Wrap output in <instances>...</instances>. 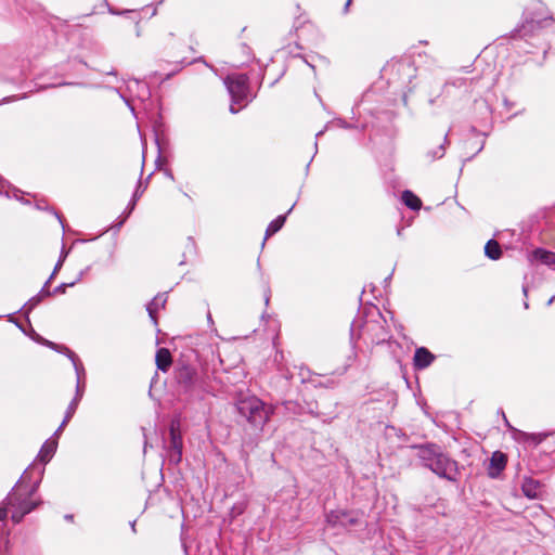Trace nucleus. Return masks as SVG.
Masks as SVG:
<instances>
[{"instance_id":"1","label":"nucleus","mask_w":555,"mask_h":555,"mask_svg":"<svg viewBox=\"0 0 555 555\" xmlns=\"http://www.w3.org/2000/svg\"><path fill=\"white\" fill-rule=\"evenodd\" d=\"M240 413L247 417L254 425H263L269 421L270 409L256 397H249L241 400L237 404Z\"/></svg>"},{"instance_id":"2","label":"nucleus","mask_w":555,"mask_h":555,"mask_svg":"<svg viewBox=\"0 0 555 555\" xmlns=\"http://www.w3.org/2000/svg\"><path fill=\"white\" fill-rule=\"evenodd\" d=\"M224 83L229 93L232 96V104L230 105V112L235 114L240 108L235 107V104L243 101L247 95V77L245 75H230L224 79Z\"/></svg>"},{"instance_id":"3","label":"nucleus","mask_w":555,"mask_h":555,"mask_svg":"<svg viewBox=\"0 0 555 555\" xmlns=\"http://www.w3.org/2000/svg\"><path fill=\"white\" fill-rule=\"evenodd\" d=\"M431 469L441 477L452 479L455 472V462L440 455L433 462Z\"/></svg>"},{"instance_id":"4","label":"nucleus","mask_w":555,"mask_h":555,"mask_svg":"<svg viewBox=\"0 0 555 555\" xmlns=\"http://www.w3.org/2000/svg\"><path fill=\"white\" fill-rule=\"evenodd\" d=\"M170 448H171V461L178 463L182 455V439L179 433V423H171L170 426Z\"/></svg>"},{"instance_id":"5","label":"nucleus","mask_w":555,"mask_h":555,"mask_svg":"<svg viewBox=\"0 0 555 555\" xmlns=\"http://www.w3.org/2000/svg\"><path fill=\"white\" fill-rule=\"evenodd\" d=\"M507 463V456L501 452L495 451L492 453L489 467H488V475L491 478H496L501 472L505 468Z\"/></svg>"},{"instance_id":"6","label":"nucleus","mask_w":555,"mask_h":555,"mask_svg":"<svg viewBox=\"0 0 555 555\" xmlns=\"http://www.w3.org/2000/svg\"><path fill=\"white\" fill-rule=\"evenodd\" d=\"M521 491L525 496L534 500L541 498L543 487L538 480L532 478H525L521 485Z\"/></svg>"},{"instance_id":"7","label":"nucleus","mask_w":555,"mask_h":555,"mask_svg":"<svg viewBox=\"0 0 555 555\" xmlns=\"http://www.w3.org/2000/svg\"><path fill=\"white\" fill-rule=\"evenodd\" d=\"M434 356L426 348H418L414 354V365L417 369H425L434 361Z\"/></svg>"},{"instance_id":"8","label":"nucleus","mask_w":555,"mask_h":555,"mask_svg":"<svg viewBox=\"0 0 555 555\" xmlns=\"http://www.w3.org/2000/svg\"><path fill=\"white\" fill-rule=\"evenodd\" d=\"M155 360H156L157 367L163 372H167L172 363V358H171L170 351L166 348H160L156 352Z\"/></svg>"},{"instance_id":"9","label":"nucleus","mask_w":555,"mask_h":555,"mask_svg":"<svg viewBox=\"0 0 555 555\" xmlns=\"http://www.w3.org/2000/svg\"><path fill=\"white\" fill-rule=\"evenodd\" d=\"M327 520L330 522H333V524H340L343 526H349V525H354L357 522L356 518H352L349 516L348 513L346 512H335V513H331L328 516H327Z\"/></svg>"},{"instance_id":"10","label":"nucleus","mask_w":555,"mask_h":555,"mask_svg":"<svg viewBox=\"0 0 555 555\" xmlns=\"http://www.w3.org/2000/svg\"><path fill=\"white\" fill-rule=\"evenodd\" d=\"M532 257L542 263L552 266L555 264V253L547 251L544 249H537L533 251Z\"/></svg>"},{"instance_id":"11","label":"nucleus","mask_w":555,"mask_h":555,"mask_svg":"<svg viewBox=\"0 0 555 555\" xmlns=\"http://www.w3.org/2000/svg\"><path fill=\"white\" fill-rule=\"evenodd\" d=\"M485 254L493 260H496L501 257V247L499 243L494 240L488 241V243L485 246Z\"/></svg>"},{"instance_id":"12","label":"nucleus","mask_w":555,"mask_h":555,"mask_svg":"<svg viewBox=\"0 0 555 555\" xmlns=\"http://www.w3.org/2000/svg\"><path fill=\"white\" fill-rule=\"evenodd\" d=\"M402 201L408 207L415 210L420 209L422 205L421 199L410 191H404L402 193Z\"/></svg>"},{"instance_id":"13","label":"nucleus","mask_w":555,"mask_h":555,"mask_svg":"<svg viewBox=\"0 0 555 555\" xmlns=\"http://www.w3.org/2000/svg\"><path fill=\"white\" fill-rule=\"evenodd\" d=\"M56 449V442L55 441H47L40 452H39V459L42 461V462H47L51 459L52 454L54 453Z\"/></svg>"},{"instance_id":"14","label":"nucleus","mask_w":555,"mask_h":555,"mask_svg":"<svg viewBox=\"0 0 555 555\" xmlns=\"http://www.w3.org/2000/svg\"><path fill=\"white\" fill-rule=\"evenodd\" d=\"M285 217L280 216L275 220H273L267 228L266 234L267 236H270L278 232L284 224Z\"/></svg>"},{"instance_id":"15","label":"nucleus","mask_w":555,"mask_h":555,"mask_svg":"<svg viewBox=\"0 0 555 555\" xmlns=\"http://www.w3.org/2000/svg\"><path fill=\"white\" fill-rule=\"evenodd\" d=\"M158 304V298L156 297L149 306H147V311L151 315V318L155 321V317H154V306H157Z\"/></svg>"},{"instance_id":"16","label":"nucleus","mask_w":555,"mask_h":555,"mask_svg":"<svg viewBox=\"0 0 555 555\" xmlns=\"http://www.w3.org/2000/svg\"><path fill=\"white\" fill-rule=\"evenodd\" d=\"M74 410H75V404L72 403L70 408H69V411L67 412V415H66V417H65V420H64V422H63L61 427H63L65 425V423L70 418L72 414L74 413Z\"/></svg>"},{"instance_id":"17","label":"nucleus","mask_w":555,"mask_h":555,"mask_svg":"<svg viewBox=\"0 0 555 555\" xmlns=\"http://www.w3.org/2000/svg\"><path fill=\"white\" fill-rule=\"evenodd\" d=\"M23 508H24V513L23 514H26V513H29L34 508V506L33 505H25Z\"/></svg>"},{"instance_id":"18","label":"nucleus","mask_w":555,"mask_h":555,"mask_svg":"<svg viewBox=\"0 0 555 555\" xmlns=\"http://www.w3.org/2000/svg\"><path fill=\"white\" fill-rule=\"evenodd\" d=\"M22 516H23V515H16V514H13V515H12V518H13V520H14L15 522H18V521L22 519Z\"/></svg>"},{"instance_id":"19","label":"nucleus","mask_w":555,"mask_h":555,"mask_svg":"<svg viewBox=\"0 0 555 555\" xmlns=\"http://www.w3.org/2000/svg\"><path fill=\"white\" fill-rule=\"evenodd\" d=\"M74 85L73 82H63V83H60L59 86H72Z\"/></svg>"},{"instance_id":"20","label":"nucleus","mask_w":555,"mask_h":555,"mask_svg":"<svg viewBox=\"0 0 555 555\" xmlns=\"http://www.w3.org/2000/svg\"><path fill=\"white\" fill-rule=\"evenodd\" d=\"M9 504L13 505V495L9 498Z\"/></svg>"},{"instance_id":"21","label":"nucleus","mask_w":555,"mask_h":555,"mask_svg":"<svg viewBox=\"0 0 555 555\" xmlns=\"http://www.w3.org/2000/svg\"><path fill=\"white\" fill-rule=\"evenodd\" d=\"M439 151H440V154H439V157H440L442 155V153H443V149L440 146Z\"/></svg>"},{"instance_id":"22","label":"nucleus","mask_w":555,"mask_h":555,"mask_svg":"<svg viewBox=\"0 0 555 555\" xmlns=\"http://www.w3.org/2000/svg\"><path fill=\"white\" fill-rule=\"evenodd\" d=\"M2 517H4V513H2V512H1V513H0V519H1Z\"/></svg>"},{"instance_id":"23","label":"nucleus","mask_w":555,"mask_h":555,"mask_svg":"<svg viewBox=\"0 0 555 555\" xmlns=\"http://www.w3.org/2000/svg\"><path fill=\"white\" fill-rule=\"evenodd\" d=\"M350 2H351V0H348L346 5L348 7L350 4Z\"/></svg>"}]
</instances>
